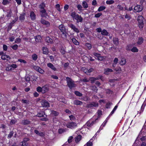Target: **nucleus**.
I'll return each mask as SVG.
<instances>
[{"label":"nucleus","mask_w":146,"mask_h":146,"mask_svg":"<svg viewBox=\"0 0 146 146\" xmlns=\"http://www.w3.org/2000/svg\"><path fill=\"white\" fill-rule=\"evenodd\" d=\"M66 80L67 83V86L70 89H72L76 86V84L74 83V81L70 78L67 77Z\"/></svg>","instance_id":"obj_1"},{"label":"nucleus","mask_w":146,"mask_h":146,"mask_svg":"<svg viewBox=\"0 0 146 146\" xmlns=\"http://www.w3.org/2000/svg\"><path fill=\"white\" fill-rule=\"evenodd\" d=\"M138 25L139 28L142 29L143 27V17L142 16H139L137 18Z\"/></svg>","instance_id":"obj_2"},{"label":"nucleus","mask_w":146,"mask_h":146,"mask_svg":"<svg viewBox=\"0 0 146 146\" xmlns=\"http://www.w3.org/2000/svg\"><path fill=\"white\" fill-rule=\"evenodd\" d=\"M59 28L62 33L63 38H66L67 37L66 30L64 25L61 24L59 26Z\"/></svg>","instance_id":"obj_3"},{"label":"nucleus","mask_w":146,"mask_h":146,"mask_svg":"<svg viewBox=\"0 0 146 146\" xmlns=\"http://www.w3.org/2000/svg\"><path fill=\"white\" fill-rule=\"evenodd\" d=\"M77 124L75 122L70 121L68 122L66 124V126L68 128L72 129L77 126Z\"/></svg>","instance_id":"obj_4"},{"label":"nucleus","mask_w":146,"mask_h":146,"mask_svg":"<svg viewBox=\"0 0 146 146\" xmlns=\"http://www.w3.org/2000/svg\"><path fill=\"white\" fill-rule=\"evenodd\" d=\"M41 103L42 106L43 107L48 108L50 107L49 103L46 100H42L41 101Z\"/></svg>","instance_id":"obj_5"},{"label":"nucleus","mask_w":146,"mask_h":146,"mask_svg":"<svg viewBox=\"0 0 146 146\" xmlns=\"http://www.w3.org/2000/svg\"><path fill=\"white\" fill-rule=\"evenodd\" d=\"M68 26L72 29L74 31H75L77 33L79 32V30L76 28L75 26L72 24H70L68 25Z\"/></svg>","instance_id":"obj_6"},{"label":"nucleus","mask_w":146,"mask_h":146,"mask_svg":"<svg viewBox=\"0 0 146 146\" xmlns=\"http://www.w3.org/2000/svg\"><path fill=\"white\" fill-rule=\"evenodd\" d=\"M143 7L140 5H137L134 8V10L135 12H139L143 10Z\"/></svg>","instance_id":"obj_7"},{"label":"nucleus","mask_w":146,"mask_h":146,"mask_svg":"<svg viewBox=\"0 0 146 146\" xmlns=\"http://www.w3.org/2000/svg\"><path fill=\"white\" fill-rule=\"evenodd\" d=\"M130 46H128L126 48L127 50H131L132 52H137L138 51V50L137 48L135 47H133L132 49H131L129 48Z\"/></svg>","instance_id":"obj_8"},{"label":"nucleus","mask_w":146,"mask_h":146,"mask_svg":"<svg viewBox=\"0 0 146 146\" xmlns=\"http://www.w3.org/2000/svg\"><path fill=\"white\" fill-rule=\"evenodd\" d=\"M34 68L35 70L39 72L41 74H43L44 71L43 70L41 69L38 66H35L34 67Z\"/></svg>","instance_id":"obj_9"},{"label":"nucleus","mask_w":146,"mask_h":146,"mask_svg":"<svg viewBox=\"0 0 146 146\" xmlns=\"http://www.w3.org/2000/svg\"><path fill=\"white\" fill-rule=\"evenodd\" d=\"M113 70L112 69L107 68L105 69L104 70V74H105L108 75L110 73L113 72Z\"/></svg>","instance_id":"obj_10"},{"label":"nucleus","mask_w":146,"mask_h":146,"mask_svg":"<svg viewBox=\"0 0 146 146\" xmlns=\"http://www.w3.org/2000/svg\"><path fill=\"white\" fill-rule=\"evenodd\" d=\"M41 22L42 24L46 25L47 27H49L50 26L49 22L43 19H41Z\"/></svg>","instance_id":"obj_11"},{"label":"nucleus","mask_w":146,"mask_h":146,"mask_svg":"<svg viewBox=\"0 0 146 146\" xmlns=\"http://www.w3.org/2000/svg\"><path fill=\"white\" fill-rule=\"evenodd\" d=\"M31 122L29 120L27 119L23 120L21 121V124L24 125H28L30 124Z\"/></svg>","instance_id":"obj_12"},{"label":"nucleus","mask_w":146,"mask_h":146,"mask_svg":"<svg viewBox=\"0 0 146 146\" xmlns=\"http://www.w3.org/2000/svg\"><path fill=\"white\" fill-rule=\"evenodd\" d=\"M46 41L48 43H52L53 42L52 39L49 36H47L45 39Z\"/></svg>","instance_id":"obj_13"},{"label":"nucleus","mask_w":146,"mask_h":146,"mask_svg":"<svg viewBox=\"0 0 146 146\" xmlns=\"http://www.w3.org/2000/svg\"><path fill=\"white\" fill-rule=\"evenodd\" d=\"M98 78H100V79L102 81H104V77L103 76H99L98 78H92V82H94L96 80L98 79Z\"/></svg>","instance_id":"obj_14"},{"label":"nucleus","mask_w":146,"mask_h":146,"mask_svg":"<svg viewBox=\"0 0 146 146\" xmlns=\"http://www.w3.org/2000/svg\"><path fill=\"white\" fill-rule=\"evenodd\" d=\"M77 20V22L78 23L79 22H82L83 20L82 18L80 16L78 15V16L76 17L75 19Z\"/></svg>","instance_id":"obj_15"},{"label":"nucleus","mask_w":146,"mask_h":146,"mask_svg":"<svg viewBox=\"0 0 146 146\" xmlns=\"http://www.w3.org/2000/svg\"><path fill=\"white\" fill-rule=\"evenodd\" d=\"M47 66L48 67L50 68L54 71L56 70V68L51 63H48L47 64Z\"/></svg>","instance_id":"obj_16"},{"label":"nucleus","mask_w":146,"mask_h":146,"mask_svg":"<svg viewBox=\"0 0 146 146\" xmlns=\"http://www.w3.org/2000/svg\"><path fill=\"white\" fill-rule=\"evenodd\" d=\"M42 50L43 54H47L48 52V49L46 47H43Z\"/></svg>","instance_id":"obj_17"},{"label":"nucleus","mask_w":146,"mask_h":146,"mask_svg":"<svg viewBox=\"0 0 146 146\" xmlns=\"http://www.w3.org/2000/svg\"><path fill=\"white\" fill-rule=\"evenodd\" d=\"M30 16L32 20H34L35 19L36 15L33 12H31V13Z\"/></svg>","instance_id":"obj_18"},{"label":"nucleus","mask_w":146,"mask_h":146,"mask_svg":"<svg viewBox=\"0 0 146 146\" xmlns=\"http://www.w3.org/2000/svg\"><path fill=\"white\" fill-rule=\"evenodd\" d=\"M126 63V60L124 58H122L119 62V64L121 65H125Z\"/></svg>","instance_id":"obj_19"},{"label":"nucleus","mask_w":146,"mask_h":146,"mask_svg":"<svg viewBox=\"0 0 146 146\" xmlns=\"http://www.w3.org/2000/svg\"><path fill=\"white\" fill-rule=\"evenodd\" d=\"M82 136L80 135H78L77 137H75V141L76 143L78 142L81 139Z\"/></svg>","instance_id":"obj_20"},{"label":"nucleus","mask_w":146,"mask_h":146,"mask_svg":"<svg viewBox=\"0 0 146 146\" xmlns=\"http://www.w3.org/2000/svg\"><path fill=\"white\" fill-rule=\"evenodd\" d=\"M78 15L75 12H73L71 13V16L73 18V19H75L76 17L78 16Z\"/></svg>","instance_id":"obj_21"},{"label":"nucleus","mask_w":146,"mask_h":146,"mask_svg":"<svg viewBox=\"0 0 146 146\" xmlns=\"http://www.w3.org/2000/svg\"><path fill=\"white\" fill-rule=\"evenodd\" d=\"M74 103L76 105H81L82 104V102L80 101L75 100L74 101Z\"/></svg>","instance_id":"obj_22"},{"label":"nucleus","mask_w":146,"mask_h":146,"mask_svg":"<svg viewBox=\"0 0 146 146\" xmlns=\"http://www.w3.org/2000/svg\"><path fill=\"white\" fill-rule=\"evenodd\" d=\"M118 61V59L117 58H115L113 62V63L112 64V66L113 67H115Z\"/></svg>","instance_id":"obj_23"},{"label":"nucleus","mask_w":146,"mask_h":146,"mask_svg":"<svg viewBox=\"0 0 146 146\" xmlns=\"http://www.w3.org/2000/svg\"><path fill=\"white\" fill-rule=\"evenodd\" d=\"M101 34L103 35L106 36L108 35V33L106 30H103L101 31Z\"/></svg>","instance_id":"obj_24"},{"label":"nucleus","mask_w":146,"mask_h":146,"mask_svg":"<svg viewBox=\"0 0 146 146\" xmlns=\"http://www.w3.org/2000/svg\"><path fill=\"white\" fill-rule=\"evenodd\" d=\"M42 88V93H45L48 90V88L45 86H44Z\"/></svg>","instance_id":"obj_25"},{"label":"nucleus","mask_w":146,"mask_h":146,"mask_svg":"<svg viewBox=\"0 0 146 146\" xmlns=\"http://www.w3.org/2000/svg\"><path fill=\"white\" fill-rule=\"evenodd\" d=\"M114 3V1L113 0H108L106 1V3L108 5H111Z\"/></svg>","instance_id":"obj_26"},{"label":"nucleus","mask_w":146,"mask_h":146,"mask_svg":"<svg viewBox=\"0 0 146 146\" xmlns=\"http://www.w3.org/2000/svg\"><path fill=\"white\" fill-rule=\"evenodd\" d=\"M106 7L104 6H100L98 9V11L99 12L103 11L105 9Z\"/></svg>","instance_id":"obj_27"},{"label":"nucleus","mask_w":146,"mask_h":146,"mask_svg":"<svg viewBox=\"0 0 146 146\" xmlns=\"http://www.w3.org/2000/svg\"><path fill=\"white\" fill-rule=\"evenodd\" d=\"M72 41L73 43L76 45H78L79 44V43L78 41L75 38H73L72 39Z\"/></svg>","instance_id":"obj_28"},{"label":"nucleus","mask_w":146,"mask_h":146,"mask_svg":"<svg viewBox=\"0 0 146 146\" xmlns=\"http://www.w3.org/2000/svg\"><path fill=\"white\" fill-rule=\"evenodd\" d=\"M44 114V113L43 111H41L40 113H38L37 116L40 117H43Z\"/></svg>","instance_id":"obj_29"},{"label":"nucleus","mask_w":146,"mask_h":146,"mask_svg":"<svg viewBox=\"0 0 146 146\" xmlns=\"http://www.w3.org/2000/svg\"><path fill=\"white\" fill-rule=\"evenodd\" d=\"M12 13L11 11V10H9V12H7L6 16L8 18H10L11 17Z\"/></svg>","instance_id":"obj_30"},{"label":"nucleus","mask_w":146,"mask_h":146,"mask_svg":"<svg viewBox=\"0 0 146 146\" xmlns=\"http://www.w3.org/2000/svg\"><path fill=\"white\" fill-rule=\"evenodd\" d=\"M41 37L40 36H36L35 37V40L37 42H39L40 40Z\"/></svg>","instance_id":"obj_31"},{"label":"nucleus","mask_w":146,"mask_h":146,"mask_svg":"<svg viewBox=\"0 0 146 146\" xmlns=\"http://www.w3.org/2000/svg\"><path fill=\"white\" fill-rule=\"evenodd\" d=\"M143 42V39L142 38H140L138 39L137 44H140Z\"/></svg>","instance_id":"obj_32"},{"label":"nucleus","mask_w":146,"mask_h":146,"mask_svg":"<svg viewBox=\"0 0 146 146\" xmlns=\"http://www.w3.org/2000/svg\"><path fill=\"white\" fill-rule=\"evenodd\" d=\"M82 6L85 8H86L88 7V5L85 1H84L82 3Z\"/></svg>","instance_id":"obj_33"},{"label":"nucleus","mask_w":146,"mask_h":146,"mask_svg":"<svg viewBox=\"0 0 146 146\" xmlns=\"http://www.w3.org/2000/svg\"><path fill=\"white\" fill-rule=\"evenodd\" d=\"M45 7V4L43 3H42L41 4L39 5V7L40 8V9H44V7Z\"/></svg>","instance_id":"obj_34"},{"label":"nucleus","mask_w":146,"mask_h":146,"mask_svg":"<svg viewBox=\"0 0 146 146\" xmlns=\"http://www.w3.org/2000/svg\"><path fill=\"white\" fill-rule=\"evenodd\" d=\"M74 93L77 96H81L82 95V94L78 91H75L74 92Z\"/></svg>","instance_id":"obj_35"},{"label":"nucleus","mask_w":146,"mask_h":146,"mask_svg":"<svg viewBox=\"0 0 146 146\" xmlns=\"http://www.w3.org/2000/svg\"><path fill=\"white\" fill-rule=\"evenodd\" d=\"M51 113L53 115L55 116H57L59 114L58 112L53 110L51 111Z\"/></svg>","instance_id":"obj_36"},{"label":"nucleus","mask_w":146,"mask_h":146,"mask_svg":"<svg viewBox=\"0 0 146 146\" xmlns=\"http://www.w3.org/2000/svg\"><path fill=\"white\" fill-rule=\"evenodd\" d=\"M33 59L34 60H36L38 58L37 56L35 54H33L32 56Z\"/></svg>","instance_id":"obj_37"},{"label":"nucleus","mask_w":146,"mask_h":146,"mask_svg":"<svg viewBox=\"0 0 146 146\" xmlns=\"http://www.w3.org/2000/svg\"><path fill=\"white\" fill-rule=\"evenodd\" d=\"M42 89L40 86H38L36 90L38 92H42Z\"/></svg>","instance_id":"obj_38"},{"label":"nucleus","mask_w":146,"mask_h":146,"mask_svg":"<svg viewBox=\"0 0 146 146\" xmlns=\"http://www.w3.org/2000/svg\"><path fill=\"white\" fill-rule=\"evenodd\" d=\"M10 2L7 0H3L2 2V4L4 5L9 4Z\"/></svg>","instance_id":"obj_39"},{"label":"nucleus","mask_w":146,"mask_h":146,"mask_svg":"<svg viewBox=\"0 0 146 146\" xmlns=\"http://www.w3.org/2000/svg\"><path fill=\"white\" fill-rule=\"evenodd\" d=\"M85 46L87 48L90 50L91 48V44L87 43L85 44Z\"/></svg>","instance_id":"obj_40"},{"label":"nucleus","mask_w":146,"mask_h":146,"mask_svg":"<svg viewBox=\"0 0 146 146\" xmlns=\"http://www.w3.org/2000/svg\"><path fill=\"white\" fill-rule=\"evenodd\" d=\"M117 106H115L114 108L113 109L112 111H111V112L110 114V115H111L113 113H114V111H115V110H116V109H117Z\"/></svg>","instance_id":"obj_41"},{"label":"nucleus","mask_w":146,"mask_h":146,"mask_svg":"<svg viewBox=\"0 0 146 146\" xmlns=\"http://www.w3.org/2000/svg\"><path fill=\"white\" fill-rule=\"evenodd\" d=\"M60 52L61 54H65L66 51L64 49V48L62 47L60 50Z\"/></svg>","instance_id":"obj_42"},{"label":"nucleus","mask_w":146,"mask_h":146,"mask_svg":"<svg viewBox=\"0 0 146 146\" xmlns=\"http://www.w3.org/2000/svg\"><path fill=\"white\" fill-rule=\"evenodd\" d=\"M113 43L116 45H117L118 43V40L117 38H115L113 39Z\"/></svg>","instance_id":"obj_43"},{"label":"nucleus","mask_w":146,"mask_h":146,"mask_svg":"<svg viewBox=\"0 0 146 146\" xmlns=\"http://www.w3.org/2000/svg\"><path fill=\"white\" fill-rule=\"evenodd\" d=\"M91 72V68L88 70L87 71H84V72L87 75H90Z\"/></svg>","instance_id":"obj_44"},{"label":"nucleus","mask_w":146,"mask_h":146,"mask_svg":"<svg viewBox=\"0 0 146 146\" xmlns=\"http://www.w3.org/2000/svg\"><path fill=\"white\" fill-rule=\"evenodd\" d=\"M25 79L26 81L28 82L30 81V78L29 76H26L25 77Z\"/></svg>","instance_id":"obj_45"},{"label":"nucleus","mask_w":146,"mask_h":146,"mask_svg":"<svg viewBox=\"0 0 146 146\" xmlns=\"http://www.w3.org/2000/svg\"><path fill=\"white\" fill-rule=\"evenodd\" d=\"M105 58V57L100 56V55L97 58L98 59L100 60H102Z\"/></svg>","instance_id":"obj_46"},{"label":"nucleus","mask_w":146,"mask_h":146,"mask_svg":"<svg viewBox=\"0 0 146 146\" xmlns=\"http://www.w3.org/2000/svg\"><path fill=\"white\" fill-rule=\"evenodd\" d=\"M14 133L13 131H11L8 135V137L10 138H11L13 135Z\"/></svg>","instance_id":"obj_47"},{"label":"nucleus","mask_w":146,"mask_h":146,"mask_svg":"<svg viewBox=\"0 0 146 146\" xmlns=\"http://www.w3.org/2000/svg\"><path fill=\"white\" fill-rule=\"evenodd\" d=\"M65 130L64 129H59L58 132L60 134H62L64 132H65Z\"/></svg>","instance_id":"obj_48"},{"label":"nucleus","mask_w":146,"mask_h":146,"mask_svg":"<svg viewBox=\"0 0 146 146\" xmlns=\"http://www.w3.org/2000/svg\"><path fill=\"white\" fill-rule=\"evenodd\" d=\"M73 137L72 136H70L69 138V139H68V143H70L72 142V140L73 139Z\"/></svg>","instance_id":"obj_49"},{"label":"nucleus","mask_w":146,"mask_h":146,"mask_svg":"<svg viewBox=\"0 0 146 146\" xmlns=\"http://www.w3.org/2000/svg\"><path fill=\"white\" fill-rule=\"evenodd\" d=\"M11 47L13 49L16 50L17 49L18 47V46L17 44H15L13 46Z\"/></svg>","instance_id":"obj_50"},{"label":"nucleus","mask_w":146,"mask_h":146,"mask_svg":"<svg viewBox=\"0 0 146 146\" xmlns=\"http://www.w3.org/2000/svg\"><path fill=\"white\" fill-rule=\"evenodd\" d=\"M102 15V14L101 13H98L96 14L95 16L96 17H99Z\"/></svg>","instance_id":"obj_51"},{"label":"nucleus","mask_w":146,"mask_h":146,"mask_svg":"<svg viewBox=\"0 0 146 146\" xmlns=\"http://www.w3.org/2000/svg\"><path fill=\"white\" fill-rule=\"evenodd\" d=\"M77 7L79 10H82V5H77Z\"/></svg>","instance_id":"obj_52"},{"label":"nucleus","mask_w":146,"mask_h":146,"mask_svg":"<svg viewBox=\"0 0 146 146\" xmlns=\"http://www.w3.org/2000/svg\"><path fill=\"white\" fill-rule=\"evenodd\" d=\"M16 121L14 119H12L10 122V123L11 125H12L13 124H15Z\"/></svg>","instance_id":"obj_53"},{"label":"nucleus","mask_w":146,"mask_h":146,"mask_svg":"<svg viewBox=\"0 0 146 146\" xmlns=\"http://www.w3.org/2000/svg\"><path fill=\"white\" fill-rule=\"evenodd\" d=\"M107 121L106 120L104 122V123L102 124L101 125L100 128H101L102 127H104L105 125H106V123H107Z\"/></svg>","instance_id":"obj_54"},{"label":"nucleus","mask_w":146,"mask_h":146,"mask_svg":"<svg viewBox=\"0 0 146 146\" xmlns=\"http://www.w3.org/2000/svg\"><path fill=\"white\" fill-rule=\"evenodd\" d=\"M69 117L70 118V119L71 120H74L75 118V117L72 115H71L69 116Z\"/></svg>","instance_id":"obj_55"},{"label":"nucleus","mask_w":146,"mask_h":146,"mask_svg":"<svg viewBox=\"0 0 146 146\" xmlns=\"http://www.w3.org/2000/svg\"><path fill=\"white\" fill-rule=\"evenodd\" d=\"M31 78L33 79V81H36L37 79V78L35 77L34 76H31Z\"/></svg>","instance_id":"obj_56"},{"label":"nucleus","mask_w":146,"mask_h":146,"mask_svg":"<svg viewBox=\"0 0 146 146\" xmlns=\"http://www.w3.org/2000/svg\"><path fill=\"white\" fill-rule=\"evenodd\" d=\"M22 101L23 103L25 104H27L29 102V100H22Z\"/></svg>","instance_id":"obj_57"},{"label":"nucleus","mask_w":146,"mask_h":146,"mask_svg":"<svg viewBox=\"0 0 146 146\" xmlns=\"http://www.w3.org/2000/svg\"><path fill=\"white\" fill-rule=\"evenodd\" d=\"M21 41V39L20 38H17L15 41V42L16 43H19Z\"/></svg>","instance_id":"obj_58"},{"label":"nucleus","mask_w":146,"mask_h":146,"mask_svg":"<svg viewBox=\"0 0 146 146\" xmlns=\"http://www.w3.org/2000/svg\"><path fill=\"white\" fill-rule=\"evenodd\" d=\"M19 19L21 20H23L24 19L25 17L24 15H21L19 17Z\"/></svg>","instance_id":"obj_59"},{"label":"nucleus","mask_w":146,"mask_h":146,"mask_svg":"<svg viewBox=\"0 0 146 146\" xmlns=\"http://www.w3.org/2000/svg\"><path fill=\"white\" fill-rule=\"evenodd\" d=\"M41 16L43 17H46L47 16V14L46 12L41 14Z\"/></svg>","instance_id":"obj_60"},{"label":"nucleus","mask_w":146,"mask_h":146,"mask_svg":"<svg viewBox=\"0 0 146 146\" xmlns=\"http://www.w3.org/2000/svg\"><path fill=\"white\" fill-rule=\"evenodd\" d=\"M93 89V90L95 92H96L97 91L98 89L95 86H93L92 87V90Z\"/></svg>","instance_id":"obj_61"},{"label":"nucleus","mask_w":146,"mask_h":146,"mask_svg":"<svg viewBox=\"0 0 146 146\" xmlns=\"http://www.w3.org/2000/svg\"><path fill=\"white\" fill-rule=\"evenodd\" d=\"M56 8L57 9V10L59 11H60V6L59 4H57L56 5Z\"/></svg>","instance_id":"obj_62"},{"label":"nucleus","mask_w":146,"mask_h":146,"mask_svg":"<svg viewBox=\"0 0 146 146\" xmlns=\"http://www.w3.org/2000/svg\"><path fill=\"white\" fill-rule=\"evenodd\" d=\"M27 143L26 142H25L23 141L22 142L21 145L22 146H27Z\"/></svg>","instance_id":"obj_63"},{"label":"nucleus","mask_w":146,"mask_h":146,"mask_svg":"<svg viewBox=\"0 0 146 146\" xmlns=\"http://www.w3.org/2000/svg\"><path fill=\"white\" fill-rule=\"evenodd\" d=\"M90 140L88 142L86 143L87 146H91V142L90 141Z\"/></svg>","instance_id":"obj_64"}]
</instances>
